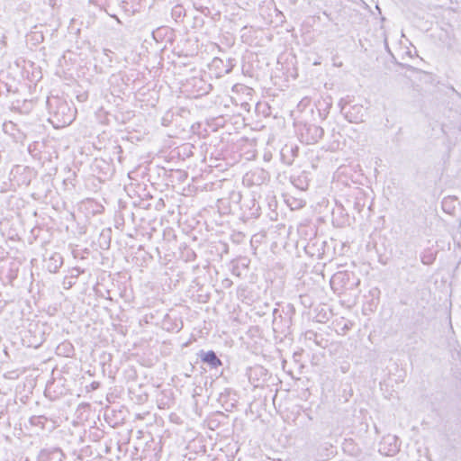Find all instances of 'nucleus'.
I'll return each instance as SVG.
<instances>
[{"mask_svg": "<svg viewBox=\"0 0 461 461\" xmlns=\"http://www.w3.org/2000/svg\"><path fill=\"white\" fill-rule=\"evenodd\" d=\"M200 357L203 362L208 363L212 367H218L221 366V361L216 357V355L212 351H202L200 353Z\"/></svg>", "mask_w": 461, "mask_h": 461, "instance_id": "nucleus-1", "label": "nucleus"}, {"mask_svg": "<svg viewBox=\"0 0 461 461\" xmlns=\"http://www.w3.org/2000/svg\"><path fill=\"white\" fill-rule=\"evenodd\" d=\"M389 444L390 446H393V447L389 448L388 450H385V448L383 447L381 448V451L385 454L386 456H393L395 454L398 450L397 446V439L394 437H387L384 439V445Z\"/></svg>", "mask_w": 461, "mask_h": 461, "instance_id": "nucleus-2", "label": "nucleus"}]
</instances>
